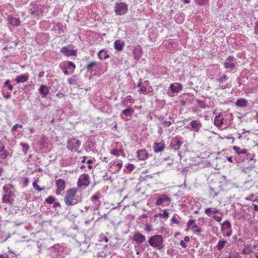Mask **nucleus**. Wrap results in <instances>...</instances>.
<instances>
[{"mask_svg":"<svg viewBox=\"0 0 258 258\" xmlns=\"http://www.w3.org/2000/svg\"><path fill=\"white\" fill-rule=\"evenodd\" d=\"M227 78L226 75H223L222 78L218 80V81L220 83H223L224 82V80H226Z\"/></svg>","mask_w":258,"mask_h":258,"instance_id":"obj_48","label":"nucleus"},{"mask_svg":"<svg viewBox=\"0 0 258 258\" xmlns=\"http://www.w3.org/2000/svg\"><path fill=\"white\" fill-rule=\"evenodd\" d=\"M133 239L137 243L140 244L146 240V237L144 235L137 232L134 234Z\"/></svg>","mask_w":258,"mask_h":258,"instance_id":"obj_8","label":"nucleus"},{"mask_svg":"<svg viewBox=\"0 0 258 258\" xmlns=\"http://www.w3.org/2000/svg\"><path fill=\"white\" fill-rule=\"evenodd\" d=\"M127 11V6L124 3H116L115 7V12L117 15L125 14Z\"/></svg>","mask_w":258,"mask_h":258,"instance_id":"obj_5","label":"nucleus"},{"mask_svg":"<svg viewBox=\"0 0 258 258\" xmlns=\"http://www.w3.org/2000/svg\"><path fill=\"white\" fill-rule=\"evenodd\" d=\"M136 59H139L141 57V50L140 48H136L133 51Z\"/></svg>","mask_w":258,"mask_h":258,"instance_id":"obj_27","label":"nucleus"},{"mask_svg":"<svg viewBox=\"0 0 258 258\" xmlns=\"http://www.w3.org/2000/svg\"><path fill=\"white\" fill-rule=\"evenodd\" d=\"M226 241L225 240H219L217 245V248L219 250H221L225 246Z\"/></svg>","mask_w":258,"mask_h":258,"instance_id":"obj_28","label":"nucleus"},{"mask_svg":"<svg viewBox=\"0 0 258 258\" xmlns=\"http://www.w3.org/2000/svg\"><path fill=\"white\" fill-rule=\"evenodd\" d=\"M28 80V76L26 75H21L17 77L15 81L18 83H24Z\"/></svg>","mask_w":258,"mask_h":258,"instance_id":"obj_16","label":"nucleus"},{"mask_svg":"<svg viewBox=\"0 0 258 258\" xmlns=\"http://www.w3.org/2000/svg\"><path fill=\"white\" fill-rule=\"evenodd\" d=\"M111 153L112 155H115V156H118L119 155V151L116 149H114L112 150L111 152Z\"/></svg>","mask_w":258,"mask_h":258,"instance_id":"obj_45","label":"nucleus"},{"mask_svg":"<svg viewBox=\"0 0 258 258\" xmlns=\"http://www.w3.org/2000/svg\"><path fill=\"white\" fill-rule=\"evenodd\" d=\"M162 125L164 127H168L172 124L171 121H164L161 123Z\"/></svg>","mask_w":258,"mask_h":258,"instance_id":"obj_43","label":"nucleus"},{"mask_svg":"<svg viewBox=\"0 0 258 258\" xmlns=\"http://www.w3.org/2000/svg\"><path fill=\"white\" fill-rule=\"evenodd\" d=\"M251 252V250L249 247V246L247 245L245 246L243 249V253L245 254H248L250 253Z\"/></svg>","mask_w":258,"mask_h":258,"instance_id":"obj_37","label":"nucleus"},{"mask_svg":"<svg viewBox=\"0 0 258 258\" xmlns=\"http://www.w3.org/2000/svg\"><path fill=\"white\" fill-rule=\"evenodd\" d=\"M61 52L65 54L67 56H75L76 51L75 50H69L67 47H63L61 49Z\"/></svg>","mask_w":258,"mask_h":258,"instance_id":"obj_12","label":"nucleus"},{"mask_svg":"<svg viewBox=\"0 0 258 258\" xmlns=\"http://www.w3.org/2000/svg\"><path fill=\"white\" fill-rule=\"evenodd\" d=\"M219 212V210L218 209L214 210L212 211L211 208H207L205 211V213L209 216H210L211 215L210 214H211V213L215 214L218 213Z\"/></svg>","mask_w":258,"mask_h":258,"instance_id":"obj_29","label":"nucleus"},{"mask_svg":"<svg viewBox=\"0 0 258 258\" xmlns=\"http://www.w3.org/2000/svg\"><path fill=\"white\" fill-rule=\"evenodd\" d=\"M231 228V224L228 221H225L222 224V230H223L225 229H229Z\"/></svg>","mask_w":258,"mask_h":258,"instance_id":"obj_32","label":"nucleus"},{"mask_svg":"<svg viewBox=\"0 0 258 258\" xmlns=\"http://www.w3.org/2000/svg\"><path fill=\"white\" fill-rule=\"evenodd\" d=\"M33 187L35 189L39 191H41L44 190L43 188H41L39 187V186L37 184V182L36 181L33 183Z\"/></svg>","mask_w":258,"mask_h":258,"instance_id":"obj_38","label":"nucleus"},{"mask_svg":"<svg viewBox=\"0 0 258 258\" xmlns=\"http://www.w3.org/2000/svg\"><path fill=\"white\" fill-rule=\"evenodd\" d=\"M220 87L222 89H225L226 88H229L230 85H228V84H227L226 85H219Z\"/></svg>","mask_w":258,"mask_h":258,"instance_id":"obj_57","label":"nucleus"},{"mask_svg":"<svg viewBox=\"0 0 258 258\" xmlns=\"http://www.w3.org/2000/svg\"><path fill=\"white\" fill-rule=\"evenodd\" d=\"M224 67L226 69H233L235 67V64L233 62L226 61L224 63Z\"/></svg>","mask_w":258,"mask_h":258,"instance_id":"obj_30","label":"nucleus"},{"mask_svg":"<svg viewBox=\"0 0 258 258\" xmlns=\"http://www.w3.org/2000/svg\"><path fill=\"white\" fill-rule=\"evenodd\" d=\"M222 123V120L220 119L218 116L215 118L214 124L216 126H220Z\"/></svg>","mask_w":258,"mask_h":258,"instance_id":"obj_35","label":"nucleus"},{"mask_svg":"<svg viewBox=\"0 0 258 258\" xmlns=\"http://www.w3.org/2000/svg\"><path fill=\"white\" fill-rule=\"evenodd\" d=\"M55 199L52 196H49L47 199H45V202L47 204H52L54 203Z\"/></svg>","mask_w":258,"mask_h":258,"instance_id":"obj_39","label":"nucleus"},{"mask_svg":"<svg viewBox=\"0 0 258 258\" xmlns=\"http://www.w3.org/2000/svg\"><path fill=\"white\" fill-rule=\"evenodd\" d=\"M223 258H241L239 253L236 251H231L228 255H225Z\"/></svg>","mask_w":258,"mask_h":258,"instance_id":"obj_22","label":"nucleus"},{"mask_svg":"<svg viewBox=\"0 0 258 258\" xmlns=\"http://www.w3.org/2000/svg\"><path fill=\"white\" fill-rule=\"evenodd\" d=\"M64 189H60L59 188H57L56 191V194L57 195H59L60 194L61 192Z\"/></svg>","mask_w":258,"mask_h":258,"instance_id":"obj_59","label":"nucleus"},{"mask_svg":"<svg viewBox=\"0 0 258 258\" xmlns=\"http://www.w3.org/2000/svg\"><path fill=\"white\" fill-rule=\"evenodd\" d=\"M4 190L5 191V192L6 194H9V191H12L8 187L5 186L4 187Z\"/></svg>","mask_w":258,"mask_h":258,"instance_id":"obj_56","label":"nucleus"},{"mask_svg":"<svg viewBox=\"0 0 258 258\" xmlns=\"http://www.w3.org/2000/svg\"><path fill=\"white\" fill-rule=\"evenodd\" d=\"M124 45V42L120 40H116L114 42V48L118 51H121Z\"/></svg>","mask_w":258,"mask_h":258,"instance_id":"obj_17","label":"nucleus"},{"mask_svg":"<svg viewBox=\"0 0 258 258\" xmlns=\"http://www.w3.org/2000/svg\"><path fill=\"white\" fill-rule=\"evenodd\" d=\"M80 145V141L75 138L71 139L67 142V148L71 151H77Z\"/></svg>","mask_w":258,"mask_h":258,"instance_id":"obj_4","label":"nucleus"},{"mask_svg":"<svg viewBox=\"0 0 258 258\" xmlns=\"http://www.w3.org/2000/svg\"><path fill=\"white\" fill-rule=\"evenodd\" d=\"M213 218L215 220H216V221L219 222H220L222 219L221 217L216 216V215L214 216L213 217Z\"/></svg>","mask_w":258,"mask_h":258,"instance_id":"obj_49","label":"nucleus"},{"mask_svg":"<svg viewBox=\"0 0 258 258\" xmlns=\"http://www.w3.org/2000/svg\"><path fill=\"white\" fill-rule=\"evenodd\" d=\"M235 60V58L233 56H229L226 59V61L228 60L230 62H232Z\"/></svg>","mask_w":258,"mask_h":258,"instance_id":"obj_51","label":"nucleus"},{"mask_svg":"<svg viewBox=\"0 0 258 258\" xmlns=\"http://www.w3.org/2000/svg\"><path fill=\"white\" fill-rule=\"evenodd\" d=\"M127 103V101L125 99H123L121 101V104L123 105H126Z\"/></svg>","mask_w":258,"mask_h":258,"instance_id":"obj_64","label":"nucleus"},{"mask_svg":"<svg viewBox=\"0 0 258 258\" xmlns=\"http://www.w3.org/2000/svg\"><path fill=\"white\" fill-rule=\"evenodd\" d=\"M140 91L142 92H146V88L145 87L142 86L140 88Z\"/></svg>","mask_w":258,"mask_h":258,"instance_id":"obj_62","label":"nucleus"},{"mask_svg":"<svg viewBox=\"0 0 258 258\" xmlns=\"http://www.w3.org/2000/svg\"><path fill=\"white\" fill-rule=\"evenodd\" d=\"M98 56L100 59H105L109 57V54L107 53V51H105L104 49L100 50Z\"/></svg>","mask_w":258,"mask_h":258,"instance_id":"obj_18","label":"nucleus"},{"mask_svg":"<svg viewBox=\"0 0 258 258\" xmlns=\"http://www.w3.org/2000/svg\"><path fill=\"white\" fill-rule=\"evenodd\" d=\"M126 167H127V169H128L130 171H131V170H133L134 166L133 164H128Z\"/></svg>","mask_w":258,"mask_h":258,"instance_id":"obj_52","label":"nucleus"},{"mask_svg":"<svg viewBox=\"0 0 258 258\" xmlns=\"http://www.w3.org/2000/svg\"><path fill=\"white\" fill-rule=\"evenodd\" d=\"M138 158L141 160H145L148 158V154L145 150H141L137 152Z\"/></svg>","mask_w":258,"mask_h":258,"instance_id":"obj_14","label":"nucleus"},{"mask_svg":"<svg viewBox=\"0 0 258 258\" xmlns=\"http://www.w3.org/2000/svg\"><path fill=\"white\" fill-rule=\"evenodd\" d=\"M64 201L67 205L73 206L81 202L82 199L77 195L76 190L70 189L67 191Z\"/></svg>","mask_w":258,"mask_h":258,"instance_id":"obj_1","label":"nucleus"},{"mask_svg":"<svg viewBox=\"0 0 258 258\" xmlns=\"http://www.w3.org/2000/svg\"><path fill=\"white\" fill-rule=\"evenodd\" d=\"M197 103L201 108H204L206 107V105L203 101L200 99H197Z\"/></svg>","mask_w":258,"mask_h":258,"instance_id":"obj_41","label":"nucleus"},{"mask_svg":"<svg viewBox=\"0 0 258 258\" xmlns=\"http://www.w3.org/2000/svg\"><path fill=\"white\" fill-rule=\"evenodd\" d=\"M252 206H253V210L254 211H258V206L256 204H252Z\"/></svg>","mask_w":258,"mask_h":258,"instance_id":"obj_60","label":"nucleus"},{"mask_svg":"<svg viewBox=\"0 0 258 258\" xmlns=\"http://www.w3.org/2000/svg\"><path fill=\"white\" fill-rule=\"evenodd\" d=\"M89 178V176L87 174H83L82 175L77 182L78 186L80 187L82 186H88L90 183Z\"/></svg>","mask_w":258,"mask_h":258,"instance_id":"obj_6","label":"nucleus"},{"mask_svg":"<svg viewBox=\"0 0 258 258\" xmlns=\"http://www.w3.org/2000/svg\"><path fill=\"white\" fill-rule=\"evenodd\" d=\"M235 104L240 107H246L247 105V101L244 99L240 98L236 101Z\"/></svg>","mask_w":258,"mask_h":258,"instance_id":"obj_21","label":"nucleus"},{"mask_svg":"<svg viewBox=\"0 0 258 258\" xmlns=\"http://www.w3.org/2000/svg\"><path fill=\"white\" fill-rule=\"evenodd\" d=\"M20 145L22 147V151L25 153L26 154L28 150L29 149V146L26 143H21Z\"/></svg>","mask_w":258,"mask_h":258,"instance_id":"obj_31","label":"nucleus"},{"mask_svg":"<svg viewBox=\"0 0 258 258\" xmlns=\"http://www.w3.org/2000/svg\"><path fill=\"white\" fill-rule=\"evenodd\" d=\"M191 129L190 130L193 131L194 132H198L201 127L202 124L199 120H192L190 123Z\"/></svg>","mask_w":258,"mask_h":258,"instance_id":"obj_9","label":"nucleus"},{"mask_svg":"<svg viewBox=\"0 0 258 258\" xmlns=\"http://www.w3.org/2000/svg\"><path fill=\"white\" fill-rule=\"evenodd\" d=\"M171 221L174 223H175V224H180V222L179 221H178L176 218L175 216H173L172 218V219H171Z\"/></svg>","mask_w":258,"mask_h":258,"instance_id":"obj_46","label":"nucleus"},{"mask_svg":"<svg viewBox=\"0 0 258 258\" xmlns=\"http://www.w3.org/2000/svg\"><path fill=\"white\" fill-rule=\"evenodd\" d=\"M4 96L6 99H8L11 98V95L10 93H8L7 94L5 95Z\"/></svg>","mask_w":258,"mask_h":258,"instance_id":"obj_63","label":"nucleus"},{"mask_svg":"<svg viewBox=\"0 0 258 258\" xmlns=\"http://www.w3.org/2000/svg\"><path fill=\"white\" fill-rule=\"evenodd\" d=\"M154 151L155 153L161 152L163 151L165 148L164 143H155L154 144Z\"/></svg>","mask_w":258,"mask_h":258,"instance_id":"obj_10","label":"nucleus"},{"mask_svg":"<svg viewBox=\"0 0 258 258\" xmlns=\"http://www.w3.org/2000/svg\"><path fill=\"white\" fill-rule=\"evenodd\" d=\"M13 195L12 191H9V194L4 195L3 198V202L5 203H9L11 202L10 198Z\"/></svg>","mask_w":258,"mask_h":258,"instance_id":"obj_20","label":"nucleus"},{"mask_svg":"<svg viewBox=\"0 0 258 258\" xmlns=\"http://www.w3.org/2000/svg\"><path fill=\"white\" fill-rule=\"evenodd\" d=\"M233 149L238 154L245 155L247 153V150L243 149H241L239 147L234 146Z\"/></svg>","mask_w":258,"mask_h":258,"instance_id":"obj_26","label":"nucleus"},{"mask_svg":"<svg viewBox=\"0 0 258 258\" xmlns=\"http://www.w3.org/2000/svg\"><path fill=\"white\" fill-rule=\"evenodd\" d=\"M39 92L45 97L48 95L49 90L46 86L42 85L39 88Z\"/></svg>","mask_w":258,"mask_h":258,"instance_id":"obj_23","label":"nucleus"},{"mask_svg":"<svg viewBox=\"0 0 258 258\" xmlns=\"http://www.w3.org/2000/svg\"><path fill=\"white\" fill-rule=\"evenodd\" d=\"M195 220H190L187 223V226L198 235H200L202 231V229L199 228L198 226L196 224Z\"/></svg>","mask_w":258,"mask_h":258,"instance_id":"obj_7","label":"nucleus"},{"mask_svg":"<svg viewBox=\"0 0 258 258\" xmlns=\"http://www.w3.org/2000/svg\"><path fill=\"white\" fill-rule=\"evenodd\" d=\"M182 144V142L178 140H175L173 142L170 144V146L171 148L174 150H178L180 149L181 145Z\"/></svg>","mask_w":258,"mask_h":258,"instance_id":"obj_15","label":"nucleus"},{"mask_svg":"<svg viewBox=\"0 0 258 258\" xmlns=\"http://www.w3.org/2000/svg\"><path fill=\"white\" fill-rule=\"evenodd\" d=\"M171 199L166 195H163L161 197H159L156 202L157 205H161L164 202H170Z\"/></svg>","mask_w":258,"mask_h":258,"instance_id":"obj_11","label":"nucleus"},{"mask_svg":"<svg viewBox=\"0 0 258 258\" xmlns=\"http://www.w3.org/2000/svg\"><path fill=\"white\" fill-rule=\"evenodd\" d=\"M68 67L69 68L72 67L73 70H74L76 68L75 64L72 61H70L68 62Z\"/></svg>","mask_w":258,"mask_h":258,"instance_id":"obj_47","label":"nucleus"},{"mask_svg":"<svg viewBox=\"0 0 258 258\" xmlns=\"http://www.w3.org/2000/svg\"><path fill=\"white\" fill-rule=\"evenodd\" d=\"M97 63L96 61H94L90 63H89L87 66L86 68L88 70H91L94 67H95L97 66Z\"/></svg>","mask_w":258,"mask_h":258,"instance_id":"obj_36","label":"nucleus"},{"mask_svg":"<svg viewBox=\"0 0 258 258\" xmlns=\"http://www.w3.org/2000/svg\"><path fill=\"white\" fill-rule=\"evenodd\" d=\"M10 81L8 80L6 81L5 83V85L7 86L8 89L10 90V91H12L13 89V85L10 83Z\"/></svg>","mask_w":258,"mask_h":258,"instance_id":"obj_40","label":"nucleus"},{"mask_svg":"<svg viewBox=\"0 0 258 258\" xmlns=\"http://www.w3.org/2000/svg\"><path fill=\"white\" fill-rule=\"evenodd\" d=\"M5 147L4 145L0 141V153L4 150Z\"/></svg>","mask_w":258,"mask_h":258,"instance_id":"obj_54","label":"nucleus"},{"mask_svg":"<svg viewBox=\"0 0 258 258\" xmlns=\"http://www.w3.org/2000/svg\"><path fill=\"white\" fill-rule=\"evenodd\" d=\"M180 245L183 247L185 248L187 246V245L185 243V242L183 240H181L180 241Z\"/></svg>","mask_w":258,"mask_h":258,"instance_id":"obj_55","label":"nucleus"},{"mask_svg":"<svg viewBox=\"0 0 258 258\" xmlns=\"http://www.w3.org/2000/svg\"><path fill=\"white\" fill-rule=\"evenodd\" d=\"M245 155L247 157V158L249 159L250 160H252L253 159V155L246 153Z\"/></svg>","mask_w":258,"mask_h":258,"instance_id":"obj_53","label":"nucleus"},{"mask_svg":"<svg viewBox=\"0 0 258 258\" xmlns=\"http://www.w3.org/2000/svg\"><path fill=\"white\" fill-rule=\"evenodd\" d=\"M10 23L14 26H18L20 25L21 21L19 18L11 17L10 19Z\"/></svg>","mask_w":258,"mask_h":258,"instance_id":"obj_19","label":"nucleus"},{"mask_svg":"<svg viewBox=\"0 0 258 258\" xmlns=\"http://www.w3.org/2000/svg\"><path fill=\"white\" fill-rule=\"evenodd\" d=\"M170 88L173 93H178L182 89V85L179 83L172 84Z\"/></svg>","mask_w":258,"mask_h":258,"instance_id":"obj_13","label":"nucleus"},{"mask_svg":"<svg viewBox=\"0 0 258 258\" xmlns=\"http://www.w3.org/2000/svg\"><path fill=\"white\" fill-rule=\"evenodd\" d=\"M163 241L164 238L160 235L152 236L148 240V242L151 246L157 247L158 249H162L164 247Z\"/></svg>","mask_w":258,"mask_h":258,"instance_id":"obj_3","label":"nucleus"},{"mask_svg":"<svg viewBox=\"0 0 258 258\" xmlns=\"http://www.w3.org/2000/svg\"><path fill=\"white\" fill-rule=\"evenodd\" d=\"M53 207L54 208H56L57 207H60V204L59 202H54V203H53Z\"/></svg>","mask_w":258,"mask_h":258,"instance_id":"obj_58","label":"nucleus"},{"mask_svg":"<svg viewBox=\"0 0 258 258\" xmlns=\"http://www.w3.org/2000/svg\"><path fill=\"white\" fill-rule=\"evenodd\" d=\"M23 127L22 125L19 124L18 123L15 124L12 128L11 131L12 132H15L18 127L22 128Z\"/></svg>","mask_w":258,"mask_h":258,"instance_id":"obj_42","label":"nucleus"},{"mask_svg":"<svg viewBox=\"0 0 258 258\" xmlns=\"http://www.w3.org/2000/svg\"><path fill=\"white\" fill-rule=\"evenodd\" d=\"M209 0H195V2L199 6L206 5Z\"/></svg>","mask_w":258,"mask_h":258,"instance_id":"obj_34","label":"nucleus"},{"mask_svg":"<svg viewBox=\"0 0 258 258\" xmlns=\"http://www.w3.org/2000/svg\"><path fill=\"white\" fill-rule=\"evenodd\" d=\"M134 109L132 107L127 108L122 111L121 114H124L126 116H131L134 113Z\"/></svg>","mask_w":258,"mask_h":258,"instance_id":"obj_25","label":"nucleus"},{"mask_svg":"<svg viewBox=\"0 0 258 258\" xmlns=\"http://www.w3.org/2000/svg\"><path fill=\"white\" fill-rule=\"evenodd\" d=\"M43 6L32 3L28 7V11L31 14L32 18H35L39 19L43 15Z\"/></svg>","mask_w":258,"mask_h":258,"instance_id":"obj_2","label":"nucleus"},{"mask_svg":"<svg viewBox=\"0 0 258 258\" xmlns=\"http://www.w3.org/2000/svg\"><path fill=\"white\" fill-rule=\"evenodd\" d=\"M159 216H160L161 218L163 219H167L169 216V213L166 211V210L164 211L163 213H159L158 214ZM157 214L155 216L157 217Z\"/></svg>","mask_w":258,"mask_h":258,"instance_id":"obj_33","label":"nucleus"},{"mask_svg":"<svg viewBox=\"0 0 258 258\" xmlns=\"http://www.w3.org/2000/svg\"><path fill=\"white\" fill-rule=\"evenodd\" d=\"M8 155V153L7 151H5L1 155L2 158L3 159H6Z\"/></svg>","mask_w":258,"mask_h":258,"instance_id":"obj_50","label":"nucleus"},{"mask_svg":"<svg viewBox=\"0 0 258 258\" xmlns=\"http://www.w3.org/2000/svg\"><path fill=\"white\" fill-rule=\"evenodd\" d=\"M56 185L57 188H59L60 189H64L65 188V181L61 179H58L56 180L55 181Z\"/></svg>","mask_w":258,"mask_h":258,"instance_id":"obj_24","label":"nucleus"},{"mask_svg":"<svg viewBox=\"0 0 258 258\" xmlns=\"http://www.w3.org/2000/svg\"><path fill=\"white\" fill-rule=\"evenodd\" d=\"M100 198V194L99 193L96 194L95 195L92 197L91 200L92 201H97Z\"/></svg>","mask_w":258,"mask_h":258,"instance_id":"obj_44","label":"nucleus"},{"mask_svg":"<svg viewBox=\"0 0 258 258\" xmlns=\"http://www.w3.org/2000/svg\"><path fill=\"white\" fill-rule=\"evenodd\" d=\"M63 72L66 75H68L69 74V72L66 68L63 69Z\"/></svg>","mask_w":258,"mask_h":258,"instance_id":"obj_61","label":"nucleus"}]
</instances>
